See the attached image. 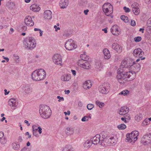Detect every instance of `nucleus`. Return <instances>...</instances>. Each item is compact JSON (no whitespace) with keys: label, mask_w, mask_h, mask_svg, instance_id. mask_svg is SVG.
Instances as JSON below:
<instances>
[{"label":"nucleus","mask_w":151,"mask_h":151,"mask_svg":"<svg viewBox=\"0 0 151 151\" xmlns=\"http://www.w3.org/2000/svg\"><path fill=\"white\" fill-rule=\"evenodd\" d=\"M4 136V133L2 132H0V139L3 138Z\"/></svg>","instance_id":"nucleus-56"},{"label":"nucleus","mask_w":151,"mask_h":151,"mask_svg":"<svg viewBox=\"0 0 151 151\" xmlns=\"http://www.w3.org/2000/svg\"><path fill=\"white\" fill-rule=\"evenodd\" d=\"M94 107V105L91 104H88L87 106V109L89 110H91Z\"/></svg>","instance_id":"nucleus-44"},{"label":"nucleus","mask_w":151,"mask_h":151,"mask_svg":"<svg viewBox=\"0 0 151 151\" xmlns=\"http://www.w3.org/2000/svg\"><path fill=\"white\" fill-rule=\"evenodd\" d=\"M101 140V135L100 134H98L93 137L91 141L93 144L96 145L99 143L100 144Z\"/></svg>","instance_id":"nucleus-16"},{"label":"nucleus","mask_w":151,"mask_h":151,"mask_svg":"<svg viewBox=\"0 0 151 151\" xmlns=\"http://www.w3.org/2000/svg\"><path fill=\"white\" fill-rule=\"evenodd\" d=\"M77 64L80 67L87 69H89L91 67V65L88 61L82 60H79L77 62Z\"/></svg>","instance_id":"nucleus-10"},{"label":"nucleus","mask_w":151,"mask_h":151,"mask_svg":"<svg viewBox=\"0 0 151 151\" xmlns=\"http://www.w3.org/2000/svg\"><path fill=\"white\" fill-rule=\"evenodd\" d=\"M96 104L100 108H101L104 105V104L102 102H100L99 101H97L96 102Z\"/></svg>","instance_id":"nucleus-43"},{"label":"nucleus","mask_w":151,"mask_h":151,"mask_svg":"<svg viewBox=\"0 0 151 151\" xmlns=\"http://www.w3.org/2000/svg\"><path fill=\"white\" fill-rule=\"evenodd\" d=\"M135 119L138 122L142 118V116L141 114L137 115L135 117Z\"/></svg>","instance_id":"nucleus-41"},{"label":"nucleus","mask_w":151,"mask_h":151,"mask_svg":"<svg viewBox=\"0 0 151 151\" xmlns=\"http://www.w3.org/2000/svg\"><path fill=\"white\" fill-rule=\"evenodd\" d=\"M92 86L91 82L89 81H86L83 83V88L85 89H89Z\"/></svg>","instance_id":"nucleus-28"},{"label":"nucleus","mask_w":151,"mask_h":151,"mask_svg":"<svg viewBox=\"0 0 151 151\" xmlns=\"http://www.w3.org/2000/svg\"><path fill=\"white\" fill-rule=\"evenodd\" d=\"M150 123V121L148 118H146L143 122L142 124V126H144L145 125H147Z\"/></svg>","instance_id":"nucleus-40"},{"label":"nucleus","mask_w":151,"mask_h":151,"mask_svg":"<svg viewBox=\"0 0 151 151\" xmlns=\"http://www.w3.org/2000/svg\"><path fill=\"white\" fill-rule=\"evenodd\" d=\"M63 151H73V149H71L69 147H66L63 149Z\"/></svg>","instance_id":"nucleus-46"},{"label":"nucleus","mask_w":151,"mask_h":151,"mask_svg":"<svg viewBox=\"0 0 151 151\" xmlns=\"http://www.w3.org/2000/svg\"><path fill=\"white\" fill-rule=\"evenodd\" d=\"M100 144L102 146L106 147V146L110 145L108 138L101 139Z\"/></svg>","instance_id":"nucleus-23"},{"label":"nucleus","mask_w":151,"mask_h":151,"mask_svg":"<svg viewBox=\"0 0 151 151\" xmlns=\"http://www.w3.org/2000/svg\"><path fill=\"white\" fill-rule=\"evenodd\" d=\"M4 91L5 92L4 94L5 95H7L9 92V91L7 92V90L6 89L4 90Z\"/></svg>","instance_id":"nucleus-60"},{"label":"nucleus","mask_w":151,"mask_h":151,"mask_svg":"<svg viewBox=\"0 0 151 151\" xmlns=\"http://www.w3.org/2000/svg\"><path fill=\"white\" fill-rule=\"evenodd\" d=\"M37 130H32L34 136H36L37 137H38L39 135L37 132Z\"/></svg>","instance_id":"nucleus-49"},{"label":"nucleus","mask_w":151,"mask_h":151,"mask_svg":"<svg viewBox=\"0 0 151 151\" xmlns=\"http://www.w3.org/2000/svg\"><path fill=\"white\" fill-rule=\"evenodd\" d=\"M143 144L146 145L151 142V134H147L144 135L142 139Z\"/></svg>","instance_id":"nucleus-13"},{"label":"nucleus","mask_w":151,"mask_h":151,"mask_svg":"<svg viewBox=\"0 0 151 151\" xmlns=\"http://www.w3.org/2000/svg\"><path fill=\"white\" fill-rule=\"evenodd\" d=\"M89 120L88 119L87 116H85L81 119V121L82 122L88 121Z\"/></svg>","instance_id":"nucleus-47"},{"label":"nucleus","mask_w":151,"mask_h":151,"mask_svg":"<svg viewBox=\"0 0 151 151\" xmlns=\"http://www.w3.org/2000/svg\"><path fill=\"white\" fill-rule=\"evenodd\" d=\"M130 68L133 70L138 72L140 69V65L139 63H135V62L133 61L132 65L131 67Z\"/></svg>","instance_id":"nucleus-20"},{"label":"nucleus","mask_w":151,"mask_h":151,"mask_svg":"<svg viewBox=\"0 0 151 151\" xmlns=\"http://www.w3.org/2000/svg\"><path fill=\"white\" fill-rule=\"evenodd\" d=\"M52 12L50 10L45 11L44 13V18L45 19H50L52 17Z\"/></svg>","instance_id":"nucleus-25"},{"label":"nucleus","mask_w":151,"mask_h":151,"mask_svg":"<svg viewBox=\"0 0 151 151\" xmlns=\"http://www.w3.org/2000/svg\"><path fill=\"white\" fill-rule=\"evenodd\" d=\"M105 132H102L101 133V134L102 135V137L101 139H104V138H108L109 137H107L105 135Z\"/></svg>","instance_id":"nucleus-48"},{"label":"nucleus","mask_w":151,"mask_h":151,"mask_svg":"<svg viewBox=\"0 0 151 151\" xmlns=\"http://www.w3.org/2000/svg\"><path fill=\"white\" fill-rule=\"evenodd\" d=\"M129 91L127 90H124L119 93V95H122L124 96L127 95L129 94Z\"/></svg>","instance_id":"nucleus-37"},{"label":"nucleus","mask_w":151,"mask_h":151,"mask_svg":"<svg viewBox=\"0 0 151 151\" xmlns=\"http://www.w3.org/2000/svg\"><path fill=\"white\" fill-rule=\"evenodd\" d=\"M121 119L122 121H124L125 123H127L129 122L128 121V119L125 117H123L121 118Z\"/></svg>","instance_id":"nucleus-51"},{"label":"nucleus","mask_w":151,"mask_h":151,"mask_svg":"<svg viewBox=\"0 0 151 151\" xmlns=\"http://www.w3.org/2000/svg\"><path fill=\"white\" fill-rule=\"evenodd\" d=\"M6 138L5 137H4L0 139V142L1 144H4L6 143Z\"/></svg>","instance_id":"nucleus-42"},{"label":"nucleus","mask_w":151,"mask_h":151,"mask_svg":"<svg viewBox=\"0 0 151 151\" xmlns=\"http://www.w3.org/2000/svg\"><path fill=\"white\" fill-rule=\"evenodd\" d=\"M109 142L110 143V145H113L115 143L116 141L114 139V137H112L111 138L108 137Z\"/></svg>","instance_id":"nucleus-34"},{"label":"nucleus","mask_w":151,"mask_h":151,"mask_svg":"<svg viewBox=\"0 0 151 151\" xmlns=\"http://www.w3.org/2000/svg\"><path fill=\"white\" fill-rule=\"evenodd\" d=\"M68 1H60L59 2V5L62 9L65 8L69 4Z\"/></svg>","instance_id":"nucleus-24"},{"label":"nucleus","mask_w":151,"mask_h":151,"mask_svg":"<svg viewBox=\"0 0 151 151\" xmlns=\"http://www.w3.org/2000/svg\"><path fill=\"white\" fill-rule=\"evenodd\" d=\"M23 43L26 48L30 50L34 48L36 45L35 39L31 37L26 38L23 42Z\"/></svg>","instance_id":"nucleus-4"},{"label":"nucleus","mask_w":151,"mask_h":151,"mask_svg":"<svg viewBox=\"0 0 151 151\" xmlns=\"http://www.w3.org/2000/svg\"><path fill=\"white\" fill-rule=\"evenodd\" d=\"M66 49L69 50H71L76 48L77 45L74 44L73 41L72 39L68 40L65 44Z\"/></svg>","instance_id":"nucleus-9"},{"label":"nucleus","mask_w":151,"mask_h":151,"mask_svg":"<svg viewBox=\"0 0 151 151\" xmlns=\"http://www.w3.org/2000/svg\"><path fill=\"white\" fill-rule=\"evenodd\" d=\"M139 132L137 131H132L131 133L127 134L126 135V140L133 144L137 139Z\"/></svg>","instance_id":"nucleus-5"},{"label":"nucleus","mask_w":151,"mask_h":151,"mask_svg":"<svg viewBox=\"0 0 151 151\" xmlns=\"http://www.w3.org/2000/svg\"><path fill=\"white\" fill-rule=\"evenodd\" d=\"M40 114L43 118L47 119L51 114V110L49 106L47 105H42L39 110Z\"/></svg>","instance_id":"nucleus-3"},{"label":"nucleus","mask_w":151,"mask_h":151,"mask_svg":"<svg viewBox=\"0 0 151 151\" xmlns=\"http://www.w3.org/2000/svg\"><path fill=\"white\" fill-rule=\"evenodd\" d=\"M133 60L130 59H128L127 60H124L122 61L121 63V65L122 68H124L126 70L127 69L128 70L129 68H131L132 65Z\"/></svg>","instance_id":"nucleus-12"},{"label":"nucleus","mask_w":151,"mask_h":151,"mask_svg":"<svg viewBox=\"0 0 151 151\" xmlns=\"http://www.w3.org/2000/svg\"><path fill=\"white\" fill-rule=\"evenodd\" d=\"M3 58L5 60H6V61L7 62H8L9 61V59L8 58L6 57H4V56H2Z\"/></svg>","instance_id":"nucleus-63"},{"label":"nucleus","mask_w":151,"mask_h":151,"mask_svg":"<svg viewBox=\"0 0 151 151\" xmlns=\"http://www.w3.org/2000/svg\"><path fill=\"white\" fill-rule=\"evenodd\" d=\"M21 151H30V150L28 147H25L23 148Z\"/></svg>","instance_id":"nucleus-53"},{"label":"nucleus","mask_w":151,"mask_h":151,"mask_svg":"<svg viewBox=\"0 0 151 151\" xmlns=\"http://www.w3.org/2000/svg\"><path fill=\"white\" fill-rule=\"evenodd\" d=\"M88 12L89 10L88 9H87L86 10H84V13L85 15H87Z\"/></svg>","instance_id":"nucleus-62"},{"label":"nucleus","mask_w":151,"mask_h":151,"mask_svg":"<svg viewBox=\"0 0 151 151\" xmlns=\"http://www.w3.org/2000/svg\"><path fill=\"white\" fill-rule=\"evenodd\" d=\"M80 57L81 59V60H82L85 61H87L89 59L88 56L86 55L85 54L81 55Z\"/></svg>","instance_id":"nucleus-33"},{"label":"nucleus","mask_w":151,"mask_h":151,"mask_svg":"<svg viewBox=\"0 0 151 151\" xmlns=\"http://www.w3.org/2000/svg\"><path fill=\"white\" fill-rule=\"evenodd\" d=\"M46 73L43 69H39L34 71L32 74V78L33 81H39L45 78Z\"/></svg>","instance_id":"nucleus-1"},{"label":"nucleus","mask_w":151,"mask_h":151,"mask_svg":"<svg viewBox=\"0 0 151 151\" xmlns=\"http://www.w3.org/2000/svg\"><path fill=\"white\" fill-rule=\"evenodd\" d=\"M117 73L118 75L119 74L121 76H124V74L126 75L127 73H135V72L133 71H127V70H126L125 69L123 68L122 69H119L117 70Z\"/></svg>","instance_id":"nucleus-18"},{"label":"nucleus","mask_w":151,"mask_h":151,"mask_svg":"<svg viewBox=\"0 0 151 151\" xmlns=\"http://www.w3.org/2000/svg\"><path fill=\"white\" fill-rule=\"evenodd\" d=\"M127 127L124 124H122L118 125L117 126V128L119 130H123L125 129Z\"/></svg>","instance_id":"nucleus-35"},{"label":"nucleus","mask_w":151,"mask_h":151,"mask_svg":"<svg viewBox=\"0 0 151 151\" xmlns=\"http://www.w3.org/2000/svg\"><path fill=\"white\" fill-rule=\"evenodd\" d=\"M133 54L135 57L141 58V60H143L145 59V57L142 58L144 55V52L139 48L135 49L133 52Z\"/></svg>","instance_id":"nucleus-11"},{"label":"nucleus","mask_w":151,"mask_h":151,"mask_svg":"<svg viewBox=\"0 0 151 151\" xmlns=\"http://www.w3.org/2000/svg\"><path fill=\"white\" fill-rule=\"evenodd\" d=\"M24 88V92L26 93H29L31 92V89L28 86H26Z\"/></svg>","instance_id":"nucleus-38"},{"label":"nucleus","mask_w":151,"mask_h":151,"mask_svg":"<svg viewBox=\"0 0 151 151\" xmlns=\"http://www.w3.org/2000/svg\"><path fill=\"white\" fill-rule=\"evenodd\" d=\"M24 22L27 26H32L34 25L32 17L30 16H27L24 19Z\"/></svg>","instance_id":"nucleus-19"},{"label":"nucleus","mask_w":151,"mask_h":151,"mask_svg":"<svg viewBox=\"0 0 151 151\" xmlns=\"http://www.w3.org/2000/svg\"><path fill=\"white\" fill-rule=\"evenodd\" d=\"M129 109L127 106H124L121 107L118 112V113L120 115H122L127 114L123 117L127 119L128 121H129L130 119V117L129 116V115L127 114L129 112Z\"/></svg>","instance_id":"nucleus-7"},{"label":"nucleus","mask_w":151,"mask_h":151,"mask_svg":"<svg viewBox=\"0 0 151 151\" xmlns=\"http://www.w3.org/2000/svg\"><path fill=\"white\" fill-rule=\"evenodd\" d=\"M57 98L59 99L58 101L60 102L61 101H63L64 100V99L63 97H60V96H57Z\"/></svg>","instance_id":"nucleus-52"},{"label":"nucleus","mask_w":151,"mask_h":151,"mask_svg":"<svg viewBox=\"0 0 151 151\" xmlns=\"http://www.w3.org/2000/svg\"><path fill=\"white\" fill-rule=\"evenodd\" d=\"M131 7L133 8L132 11L134 14L135 15H138L140 12L139 4L136 3H134L131 5Z\"/></svg>","instance_id":"nucleus-15"},{"label":"nucleus","mask_w":151,"mask_h":151,"mask_svg":"<svg viewBox=\"0 0 151 151\" xmlns=\"http://www.w3.org/2000/svg\"><path fill=\"white\" fill-rule=\"evenodd\" d=\"M92 144H93L91 141L88 140L85 142L83 145L85 147L89 148L91 147Z\"/></svg>","instance_id":"nucleus-30"},{"label":"nucleus","mask_w":151,"mask_h":151,"mask_svg":"<svg viewBox=\"0 0 151 151\" xmlns=\"http://www.w3.org/2000/svg\"><path fill=\"white\" fill-rule=\"evenodd\" d=\"M71 78V75L69 74H64L61 77V80L63 81H68Z\"/></svg>","instance_id":"nucleus-29"},{"label":"nucleus","mask_w":151,"mask_h":151,"mask_svg":"<svg viewBox=\"0 0 151 151\" xmlns=\"http://www.w3.org/2000/svg\"><path fill=\"white\" fill-rule=\"evenodd\" d=\"M131 25L132 26H134L136 25V23L134 20H131Z\"/></svg>","instance_id":"nucleus-54"},{"label":"nucleus","mask_w":151,"mask_h":151,"mask_svg":"<svg viewBox=\"0 0 151 151\" xmlns=\"http://www.w3.org/2000/svg\"><path fill=\"white\" fill-rule=\"evenodd\" d=\"M12 146L13 148L15 150H17L20 147V145L19 144H17L16 143H13Z\"/></svg>","instance_id":"nucleus-39"},{"label":"nucleus","mask_w":151,"mask_h":151,"mask_svg":"<svg viewBox=\"0 0 151 151\" xmlns=\"http://www.w3.org/2000/svg\"><path fill=\"white\" fill-rule=\"evenodd\" d=\"M8 104L13 109H15V107L17 105L16 99L13 98L10 99L8 101Z\"/></svg>","instance_id":"nucleus-17"},{"label":"nucleus","mask_w":151,"mask_h":151,"mask_svg":"<svg viewBox=\"0 0 151 151\" xmlns=\"http://www.w3.org/2000/svg\"><path fill=\"white\" fill-rule=\"evenodd\" d=\"M18 140L19 142H21L22 141V139L21 136H20L19 137Z\"/></svg>","instance_id":"nucleus-59"},{"label":"nucleus","mask_w":151,"mask_h":151,"mask_svg":"<svg viewBox=\"0 0 151 151\" xmlns=\"http://www.w3.org/2000/svg\"><path fill=\"white\" fill-rule=\"evenodd\" d=\"M126 75L124 74V76H121V75H117L116 78L120 84H123L126 81H129L134 79L136 76V73H127Z\"/></svg>","instance_id":"nucleus-2"},{"label":"nucleus","mask_w":151,"mask_h":151,"mask_svg":"<svg viewBox=\"0 0 151 151\" xmlns=\"http://www.w3.org/2000/svg\"><path fill=\"white\" fill-rule=\"evenodd\" d=\"M112 48L119 53H120L122 50L121 47L116 43H114L112 44Z\"/></svg>","instance_id":"nucleus-21"},{"label":"nucleus","mask_w":151,"mask_h":151,"mask_svg":"<svg viewBox=\"0 0 151 151\" xmlns=\"http://www.w3.org/2000/svg\"><path fill=\"white\" fill-rule=\"evenodd\" d=\"M103 53L104 55V58L106 59H109L110 57V54L109 50L107 48H105L103 50Z\"/></svg>","instance_id":"nucleus-26"},{"label":"nucleus","mask_w":151,"mask_h":151,"mask_svg":"<svg viewBox=\"0 0 151 151\" xmlns=\"http://www.w3.org/2000/svg\"><path fill=\"white\" fill-rule=\"evenodd\" d=\"M120 18L125 23L128 22L129 21L128 18L125 15L121 16Z\"/></svg>","instance_id":"nucleus-36"},{"label":"nucleus","mask_w":151,"mask_h":151,"mask_svg":"<svg viewBox=\"0 0 151 151\" xmlns=\"http://www.w3.org/2000/svg\"><path fill=\"white\" fill-rule=\"evenodd\" d=\"M30 9L32 11L35 12H38L40 10V8L39 6L36 4H32L30 6Z\"/></svg>","instance_id":"nucleus-27"},{"label":"nucleus","mask_w":151,"mask_h":151,"mask_svg":"<svg viewBox=\"0 0 151 151\" xmlns=\"http://www.w3.org/2000/svg\"><path fill=\"white\" fill-rule=\"evenodd\" d=\"M103 11L107 16H109L113 13V8L112 5L109 3L104 4L102 7Z\"/></svg>","instance_id":"nucleus-6"},{"label":"nucleus","mask_w":151,"mask_h":151,"mask_svg":"<svg viewBox=\"0 0 151 151\" xmlns=\"http://www.w3.org/2000/svg\"><path fill=\"white\" fill-rule=\"evenodd\" d=\"M118 26L116 25L113 26L111 29L112 33L114 35L117 36L119 34V32L118 30Z\"/></svg>","instance_id":"nucleus-22"},{"label":"nucleus","mask_w":151,"mask_h":151,"mask_svg":"<svg viewBox=\"0 0 151 151\" xmlns=\"http://www.w3.org/2000/svg\"><path fill=\"white\" fill-rule=\"evenodd\" d=\"M38 132L40 134H41L42 132V129L40 127H38Z\"/></svg>","instance_id":"nucleus-57"},{"label":"nucleus","mask_w":151,"mask_h":151,"mask_svg":"<svg viewBox=\"0 0 151 151\" xmlns=\"http://www.w3.org/2000/svg\"><path fill=\"white\" fill-rule=\"evenodd\" d=\"M123 9L125 12L126 13L129 12H130V10L129 8H127L126 6L123 7Z\"/></svg>","instance_id":"nucleus-50"},{"label":"nucleus","mask_w":151,"mask_h":151,"mask_svg":"<svg viewBox=\"0 0 151 151\" xmlns=\"http://www.w3.org/2000/svg\"><path fill=\"white\" fill-rule=\"evenodd\" d=\"M95 66V67L97 69L99 70H101L102 67L101 63L100 61H98L96 63Z\"/></svg>","instance_id":"nucleus-32"},{"label":"nucleus","mask_w":151,"mask_h":151,"mask_svg":"<svg viewBox=\"0 0 151 151\" xmlns=\"http://www.w3.org/2000/svg\"><path fill=\"white\" fill-rule=\"evenodd\" d=\"M53 62L57 65H61L62 63V58L61 56L58 54L54 55L52 58Z\"/></svg>","instance_id":"nucleus-14"},{"label":"nucleus","mask_w":151,"mask_h":151,"mask_svg":"<svg viewBox=\"0 0 151 151\" xmlns=\"http://www.w3.org/2000/svg\"><path fill=\"white\" fill-rule=\"evenodd\" d=\"M6 6L9 8L12 9L14 7L15 4L14 3L11 1H9L7 2L6 4Z\"/></svg>","instance_id":"nucleus-31"},{"label":"nucleus","mask_w":151,"mask_h":151,"mask_svg":"<svg viewBox=\"0 0 151 151\" xmlns=\"http://www.w3.org/2000/svg\"><path fill=\"white\" fill-rule=\"evenodd\" d=\"M142 40V37L140 36L135 37L134 38V40L136 42H138Z\"/></svg>","instance_id":"nucleus-45"},{"label":"nucleus","mask_w":151,"mask_h":151,"mask_svg":"<svg viewBox=\"0 0 151 151\" xmlns=\"http://www.w3.org/2000/svg\"><path fill=\"white\" fill-rule=\"evenodd\" d=\"M71 71L72 72V73L74 76H75L76 75V72L75 70H72Z\"/></svg>","instance_id":"nucleus-61"},{"label":"nucleus","mask_w":151,"mask_h":151,"mask_svg":"<svg viewBox=\"0 0 151 151\" xmlns=\"http://www.w3.org/2000/svg\"><path fill=\"white\" fill-rule=\"evenodd\" d=\"M107 28H106L104 29H102V30L103 31H104V32L106 33L107 32Z\"/></svg>","instance_id":"nucleus-64"},{"label":"nucleus","mask_w":151,"mask_h":151,"mask_svg":"<svg viewBox=\"0 0 151 151\" xmlns=\"http://www.w3.org/2000/svg\"><path fill=\"white\" fill-rule=\"evenodd\" d=\"M110 85L109 83H106L99 86V90L102 94H106L109 91Z\"/></svg>","instance_id":"nucleus-8"},{"label":"nucleus","mask_w":151,"mask_h":151,"mask_svg":"<svg viewBox=\"0 0 151 151\" xmlns=\"http://www.w3.org/2000/svg\"><path fill=\"white\" fill-rule=\"evenodd\" d=\"M22 29L23 31H25L27 30V27L26 26H24L22 27Z\"/></svg>","instance_id":"nucleus-58"},{"label":"nucleus","mask_w":151,"mask_h":151,"mask_svg":"<svg viewBox=\"0 0 151 151\" xmlns=\"http://www.w3.org/2000/svg\"><path fill=\"white\" fill-rule=\"evenodd\" d=\"M32 130H38V127L36 125H33L32 127Z\"/></svg>","instance_id":"nucleus-55"}]
</instances>
